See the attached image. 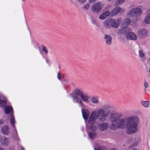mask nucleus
Masks as SVG:
<instances>
[{
  "label": "nucleus",
  "mask_w": 150,
  "mask_h": 150,
  "mask_svg": "<svg viewBox=\"0 0 150 150\" xmlns=\"http://www.w3.org/2000/svg\"><path fill=\"white\" fill-rule=\"evenodd\" d=\"M121 20V18H119L116 20L111 18V27L114 28H118L120 25Z\"/></svg>",
  "instance_id": "4"
},
{
  "label": "nucleus",
  "mask_w": 150,
  "mask_h": 150,
  "mask_svg": "<svg viewBox=\"0 0 150 150\" xmlns=\"http://www.w3.org/2000/svg\"><path fill=\"white\" fill-rule=\"evenodd\" d=\"M149 72H150V69L149 70Z\"/></svg>",
  "instance_id": "45"
},
{
  "label": "nucleus",
  "mask_w": 150,
  "mask_h": 150,
  "mask_svg": "<svg viewBox=\"0 0 150 150\" xmlns=\"http://www.w3.org/2000/svg\"><path fill=\"white\" fill-rule=\"evenodd\" d=\"M10 122L11 124L12 125V126L13 127H15V121L14 120V117L12 113L10 114Z\"/></svg>",
  "instance_id": "23"
},
{
  "label": "nucleus",
  "mask_w": 150,
  "mask_h": 150,
  "mask_svg": "<svg viewBox=\"0 0 150 150\" xmlns=\"http://www.w3.org/2000/svg\"><path fill=\"white\" fill-rule=\"evenodd\" d=\"M150 61V59H149Z\"/></svg>",
  "instance_id": "47"
},
{
  "label": "nucleus",
  "mask_w": 150,
  "mask_h": 150,
  "mask_svg": "<svg viewBox=\"0 0 150 150\" xmlns=\"http://www.w3.org/2000/svg\"><path fill=\"white\" fill-rule=\"evenodd\" d=\"M110 16V13L109 11H105L101 13L99 16V18L100 20H103L109 16Z\"/></svg>",
  "instance_id": "10"
},
{
  "label": "nucleus",
  "mask_w": 150,
  "mask_h": 150,
  "mask_svg": "<svg viewBox=\"0 0 150 150\" xmlns=\"http://www.w3.org/2000/svg\"><path fill=\"white\" fill-rule=\"evenodd\" d=\"M90 4L88 3H87L83 6V9H88L90 8Z\"/></svg>",
  "instance_id": "31"
},
{
  "label": "nucleus",
  "mask_w": 150,
  "mask_h": 150,
  "mask_svg": "<svg viewBox=\"0 0 150 150\" xmlns=\"http://www.w3.org/2000/svg\"><path fill=\"white\" fill-rule=\"evenodd\" d=\"M1 132L3 134L7 135L10 132V129L8 126L4 125L1 127Z\"/></svg>",
  "instance_id": "14"
},
{
  "label": "nucleus",
  "mask_w": 150,
  "mask_h": 150,
  "mask_svg": "<svg viewBox=\"0 0 150 150\" xmlns=\"http://www.w3.org/2000/svg\"><path fill=\"white\" fill-rule=\"evenodd\" d=\"M136 19L137 21L139 20H140V18L137 17H136Z\"/></svg>",
  "instance_id": "39"
},
{
  "label": "nucleus",
  "mask_w": 150,
  "mask_h": 150,
  "mask_svg": "<svg viewBox=\"0 0 150 150\" xmlns=\"http://www.w3.org/2000/svg\"><path fill=\"white\" fill-rule=\"evenodd\" d=\"M83 93L82 91L79 89H76L74 91L72 96H76L78 97H81Z\"/></svg>",
  "instance_id": "18"
},
{
  "label": "nucleus",
  "mask_w": 150,
  "mask_h": 150,
  "mask_svg": "<svg viewBox=\"0 0 150 150\" xmlns=\"http://www.w3.org/2000/svg\"><path fill=\"white\" fill-rule=\"evenodd\" d=\"M83 117L85 120H86L90 114V111L87 109L83 108L81 110Z\"/></svg>",
  "instance_id": "7"
},
{
  "label": "nucleus",
  "mask_w": 150,
  "mask_h": 150,
  "mask_svg": "<svg viewBox=\"0 0 150 150\" xmlns=\"http://www.w3.org/2000/svg\"><path fill=\"white\" fill-rule=\"evenodd\" d=\"M123 115L119 113H111L110 117V126L113 130L127 127L126 132L129 134L135 133L137 130V125L139 121L138 117L136 115L122 118Z\"/></svg>",
  "instance_id": "1"
},
{
  "label": "nucleus",
  "mask_w": 150,
  "mask_h": 150,
  "mask_svg": "<svg viewBox=\"0 0 150 150\" xmlns=\"http://www.w3.org/2000/svg\"><path fill=\"white\" fill-rule=\"evenodd\" d=\"M105 39L106 44L110 45L112 44V38L111 36L108 35H105Z\"/></svg>",
  "instance_id": "15"
},
{
  "label": "nucleus",
  "mask_w": 150,
  "mask_h": 150,
  "mask_svg": "<svg viewBox=\"0 0 150 150\" xmlns=\"http://www.w3.org/2000/svg\"><path fill=\"white\" fill-rule=\"evenodd\" d=\"M104 6V5L103 2L98 1L92 5L91 9L93 12L98 13L101 10Z\"/></svg>",
  "instance_id": "3"
},
{
  "label": "nucleus",
  "mask_w": 150,
  "mask_h": 150,
  "mask_svg": "<svg viewBox=\"0 0 150 150\" xmlns=\"http://www.w3.org/2000/svg\"><path fill=\"white\" fill-rule=\"evenodd\" d=\"M148 33V30L144 28L140 29L138 31V34L141 37L143 38L146 37Z\"/></svg>",
  "instance_id": "8"
},
{
  "label": "nucleus",
  "mask_w": 150,
  "mask_h": 150,
  "mask_svg": "<svg viewBox=\"0 0 150 150\" xmlns=\"http://www.w3.org/2000/svg\"><path fill=\"white\" fill-rule=\"evenodd\" d=\"M91 102L94 104H97L98 103L99 101L97 98L96 97H93L91 99Z\"/></svg>",
  "instance_id": "27"
},
{
  "label": "nucleus",
  "mask_w": 150,
  "mask_h": 150,
  "mask_svg": "<svg viewBox=\"0 0 150 150\" xmlns=\"http://www.w3.org/2000/svg\"><path fill=\"white\" fill-rule=\"evenodd\" d=\"M111 109V106L106 104L103 105V108H99L96 111H93L91 112L88 119V123L89 128L91 131H94L97 129V120L101 122H104L106 120L110 113Z\"/></svg>",
  "instance_id": "2"
},
{
  "label": "nucleus",
  "mask_w": 150,
  "mask_h": 150,
  "mask_svg": "<svg viewBox=\"0 0 150 150\" xmlns=\"http://www.w3.org/2000/svg\"><path fill=\"white\" fill-rule=\"evenodd\" d=\"M5 113L6 114H8L10 112L13 110V108L11 106H5L4 108Z\"/></svg>",
  "instance_id": "21"
},
{
  "label": "nucleus",
  "mask_w": 150,
  "mask_h": 150,
  "mask_svg": "<svg viewBox=\"0 0 150 150\" xmlns=\"http://www.w3.org/2000/svg\"><path fill=\"white\" fill-rule=\"evenodd\" d=\"M139 54L140 57L142 58H145V54L144 52L142 50L139 51Z\"/></svg>",
  "instance_id": "28"
},
{
  "label": "nucleus",
  "mask_w": 150,
  "mask_h": 150,
  "mask_svg": "<svg viewBox=\"0 0 150 150\" xmlns=\"http://www.w3.org/2000/svg\"><path fill=\"white\" fill-rule=\"evenodd\" d=\"M3 150H4V148H3Z\"/></svg>",
  "instance_id": "46"
},
{
  "label": "nucleus",
  "mask_w": 150,
  "mask_h": 150,
  "mask_svg": "<svg viewBox=\"0 0 150 150\" xmlns=\"http://www.w3.org/2000/svg\"><path fill=\"white\" fill-rule=\"evenodd\" d=\"M125 36L127 39L135 40L137 39L136 35L133 33L128 32L125 34Z\"/></svg>",
  "instance_id": "6"
},
{
  "label": "nucleus",
  "mask_w": 150,
  "mask_h": 150,
  "mask_svg": "<svg viewBox=\"0 0 150 150\" xmlns=\"http://www.w3.org/2000/svg\"><path fill=\"white\" fill-rule=\"evenodd\" d=\"M57 78L60 81L61 80V75L59 72L57 74Z\"/></svg>",
  "instance_id": "34"
},
{
  "label": "nucleus",
  "mask_w": 150,
  "mask_h": 150,
  "mask_svg": "<svg viewBox=\"0 0 150 150\" xmlns=\"http://www.w3.org/2000/svg\"><path fill=\"white\" fill-rule=\"evenodd\" d=\"M23 1H25V0H22Z\"/></svg>",
  "instance_id": "44"
},
{
  "label": "nucleus",
  "mask_w": 150,
  "mask_h": 150,
  "mask_svg": "<svg viewBox=\"0 0 150 150\" xmlns=\"http://www.w3.org/2000/svg\"><path fill=\"white\" fill-rule=\"evenodd\" d=\"M72 97L74 102L78 103L81 105L82 107L83 103L80 98L76 96H72Z\"/></svg>",
  "instance_id": "17"
},
{
  "label": "nucleus",
  "mask_w": 150,
  "mask_h": 150,
  "mask_svg": "<svg viewBox=\"0 0 150 150\" xmlns=\"http://www.w3.org/2000/svg\"><path fill=\"white\" fill-rule=\"evenodd\" d=\"M80 3L83 4L85 3L87 0H77Z\"/></svg>",
  "instance_id": "33"
},
{
  "label": "nucleus",
  "mask_w": 150,
  "mask_h": 150,
  "mask_svg": "<svg viewBox=\"0 0 150 150\" xmlns=\"http://www.w3.org/2000/svg\"><path fill=\"white\" fill-rule=\"evenodd\" d=\"M131 22L130 18H126L122 21V25H125L127 27L130 24Z\"/></svg>",
  "instance_id": "19"
},
{
  "label": "nucleus",
  "mask_w": 150,
  "mask_h": 150,
  "mask_svg": "<svg viewBox=\"0 0 150 150\" xmlns=\"http://www.w3.org/2000/svg\"><path fill=\"white\" fill-rule=\"evenodd\" d=\"M107 0L108 1H110L111 0Z\"/></svg>",
  "instance_id": "43"
},
{
  "label": "nucleus",
  "mask_w": 150,
  "mask_h": 150,
  "mask_svg": "<svg viewBox=\"0 0 150 150\" xmlns=\"http://www.w3.org/2000/svg\"><path fill=\"white\" fill-rule=\"evenodd\" d=\"M96 133L94 132H90L88 133V136L91 139L94 138L96 136Z\"/></svg>",
  "instance_id": "25"
},
{
  "label": "nucleus",
  "mask_w": 150,
  "mask_h": 150,
  "mask_svg": "<svg viewBox=\"0 0 150 150\" xmlns=\"http://www.w3.org/2000/svg\"><path fill=\"white\" fill-rule=\"evenodd\" d=\"M3 123V120H0V125L2 124Z\"/></svg>",
  "instance_id": "38"
},
{
  "label": "nucleus",
  "mask_w": 150,
  "mask_h": 150,
  "mask_svg": "<svg viewBox=\"0 0 150 150\" xmlns=\"http://www.w3.org/2000/svg\"><path fill=\"white\" fill-rule=\"evenodd\" d=\"M21 149H22V150H25V149H24V148L23 147H21Z\"/></svg>",
  "instance_id": "41"
},
{
  "label": "nucleus",
  "mask_w": 150,
  "mask_h": 150,
  "mask_svg": "<svg viewBox=\"0 0 150 150\" xmlns=\"http://www.w3.org/2000/svg\"><path fill=\"white\" fill-rule=\"evenodd\" d=\"M124 11L120 7L117 6L114 8L110 13V16L111 17L116 16L120 12Z\"/></svg>",
  "instance_id": "5"
},
{
  "label": "nucleus",
  "mask_w": 150,
  "mask_h": 150,
  "mask_svg": "<svg viewBox=\"0 0 150 150\" xmlns=\"http://www.w3.org/2000/svg\"><path fill=\"white\" fill-rule=\"evenodd\" d=\"M111 150H117V149H112Z\"/></svg>",
  "instance_id": "42"
},
{
  "label": "nucleus",
  "mask_w": 150,
  "mask_h": 150,
  "mask_svg": "<svg viewBox=\"0 0 150 150\" xmlns=\"http://www.w3.org/2000/svg\"><path fill=\"white\" fill-rule=\"evenodd\" d=\"M81 97L83 101L86 103H88L89 97L87 95L83 93Z\"/></svg>",
  "instance_id": "24"
},
{
  "label": "nucleus",
  "mask_w": 150,
  "mask_h": 150,
  "mask_svg": "<svg viewBox=\"0 0 150 150\" xmlns=\"http://www.w3.org/2000/svg\"><path fill=\"white\" fill-rule=\"evenodd\" d=\"M144 86L145 88H147L148 86V83L146 81H145L144 82Z\"/></svg>",
  "instance_id": "35"
},
{
  "label": "nucleus",
  "mask_w": 150,
  "mask_h": 150,
  "mask_svg": "<svg viewBox=\"0 0 150 150\" xmlns=\"http://www.w3.org/2000/svg\"><path fill=\"white\" fill-rule=\"evenodd\" d=\"M127 16L129 17H134V8H132L129 10L127 13Z\"/></svg>",
  "instance_id": "22"
},
{
  "label": "nucleus",
  "mask_w": 150,
  "mask_h": 150,
  "mask_svg": "<svg viewBox=\"0 0 150 150\" xmlns=\"http://www.w3.org/2000/svg\"><path fill=\"white\" fill-rule=\"evenodd\" d=\"M142 103L145 107H148L149 105V101H143L142 102Z\"/></svg>",
  "instance_id": "30"
},
{
  "label": "nucleus",
  "mask_w": 150,
  "mask_h": 150,
  "mask_svg": "<svg viewBox=\"0 0 150 150\" xmlns=\"http://www.w3.org/2000/svg\"><path fill=\"white\" fill-rule=\"evenodd\" d=\"M144 21L145 24H150V13H148L146 15Z\"/></svg>",
  "instance_id": "20"
},
{
  "label": "nucleus",
  "mask_w": 150,
  "mask_h": 150,
  "mask_svg": "<svg viewBox=\"0 0 150 150\" xmlns=\"http://www.w3.org/2000/svg\"><path fill=\"white\" fill-rule=\"evenodd\" d=\"M103 26L108 28H111V18H107L103 23Z\"/></svg>",
  "instance_id": "12"
},
{
  "label": "nucleus",
  "mask_w": 150,
  "mask_h": 150,
  "mask_svg": "<svg viewBox=\"0 0 150 150\" xmlns=\"http://www.w3.org/2000/svg\"><path fill=\"white\" fill-rule=\"evenodd\" d=\"M139 143V142L138 141H136L134 143H133L132 144L133 146H137L138 144Z\"/></svg>",
  "instance_id": "37"
},
{
  "label": "nucleus",
  "mask_w": 150,
  "mask_h": 150,
  "mask_svg": "<svg viewBox=\"0 0 150 150\" xmlns=\"http://www.w3.org/2000/svg\"><path fill=\"white\" fill-rule=\"evenodd\" d=\"M3 148L0 146V150H3Z\"/></svg>",
  "instance_id": "40"
},
{
  "label": "nucleus",
  "mask_w": 150,
  "mask_h": 150,
  "mask_svg": "<svg viewBox=\"0 0 150 150\" xmlns=\"http://www.w3.org/2000/svg\"><path fill=\"white\" fill-rule=\"evenodd\" d=\"M1 97L0 96V107H3L5 106L6 102L5 100H1Z\"/></svg>",
  "instance_id": "29"
},
{
  "label": "nucleus",
  "mask_w": 150,
  "mask_h": 150,
  "mask_svg": "<svg viewBox=\"0 0 150 150\" xmlns=\"http://www.w3.org/2000/svg\"><path fill=\"white\" fill-rule=\"evenodd\" d=\"M42 50L46 53V54L48 53V51L46 48L44 46H42Z\"/></svg>",
  "instance_id": "32"
},
{
  "label": "nucleus",
  "mask_w": 150,
  "mask_h": 150,
  "mask_svg": "<svg viewBox=\"0 0 150 150\" xmlns=\"http://www.w3.org/2000/svg\"><path fill=\"white\" fill-rule=\"evenodd\" d=\"M97 0H88V1L90 3H92L95 2Z\"/></svg>",
  "instance_id": "36"
},
{
  "label": "nucleus",
  "mask_w": 150,
  "mask_h": 150,
  "mask_svg": "<svg viewBox=\"0 0 150 150\" xmlns=\"http://www.w3.org/2000/svg\"><path fill=\"white\" fill-rule=\"evenodd\" d=\"M98 126L99 130L101 131H104L106 130L108 128V124L106 122H103L99 124Z\"/></svg>",
  "instance_id": "11"
},
{
  "label": "nucleus",
  "mask_w": 150,
  "mask_h": 150,
  "mask_svg": "<svg viewBox=\"0 0 150 150\" xmlns=\"http://www.w3.org/2000/svg\"><path fill=\"white\" fill-rule=\"evenodd\" d=\"M0 142L3 146H7L9 144L8 139L0 136Z\"/></svg>",
  "instance_id": "9"
},
{
  "label": "nucleus",
  "mask_w": 150,
  "mask_h": 150,
  "mask_svg": "<svg viewBox=\"0 0 150 150\" xmlns=\"http://www.w3.org/2000/svg\"><path fill=\"white\" fill-rule=\"evenodd\" d=\"M125 1V0H117L115 3V6L120 5L122 4Z\"/></svg>",
  "instance_id": "26"
},
{
  "label": "nucleus",
  "mask_w": 150,
  "mask_h": 150,
  "mask_svg": "<svg viewBox=\"0 0 150 150\" xmlns=\"http://www.w3.org/2000/svg\"><path fill=\"white\" fill-rule=\"evenodd\" d=\"M129 30V28L127 26H124L120 29L117 32L118 34L119 35H122L126 33Z\"/></svg>",
  "instance_id": "13"
},
{
  "label": "nucleus",
  "mask_w": 150,
  "mask_h": 150,
  "mask_svg": "<svg viewBox=\"0 0 150 150\" xmlns=\"http://www.w3.org/2000/svg\"><path fill=\"white\" fill-rule=\"evenodd\" d=\"M134 16H140L142 13V10L139 8H134Z\"/></svg>",
  "instance_id": "16"
}]
</instances>
